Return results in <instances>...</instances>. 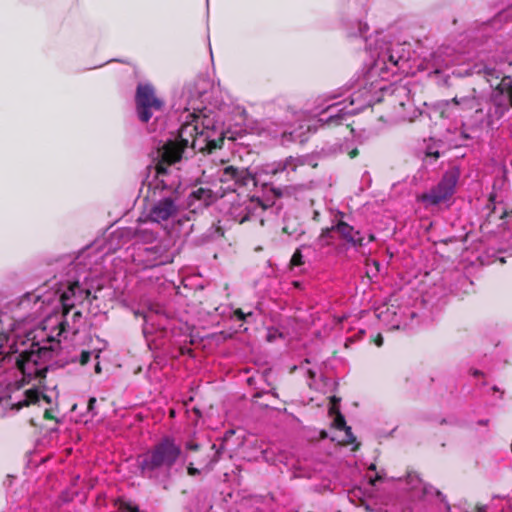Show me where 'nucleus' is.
I'll list each match as a JSON object with an SVG mask.
<instances>
[{"label": "nucleus", "instance_id": "11", "mask_svg": "<svg viewBox=\"0 0 512 512\" xmlns=\"http://www.w3.org/2000/svg\"><path fill=\"white\" fill-rule=\"evenodd\" d=\"M146 260L150 266H159L172 262V256L168 251V245L159 243L154 247L145 249Z\"/></svg>", "mask_w": 512, "mask_h": 512}, {"label": "nucleus", "instance_id": "32", "mask_svg": "<svg viewBox=\"0 0 512 512\" xmlns=\"http://www.w3.org/2000/svg\"><path fill=\"white\" fill-rule=\"evenodd\" d=\"M185 448L186 450L196 451L199 449V445L197 443L190 441L185 444Z\"/></svg>", "mask_w": 512, "mask_h": 512}, {"label": "nucleus", "instance_id": "9", "mask_svg": "<svg viewBox=\"0 0 512 512\" xmlns=\"http://www.w3.org/2000/svg\"><path fill=\"white\" fill-rule=\"evenodd\" d=\"M91 291L87 287L80 285L79 281L69 284L67 290L60 295V302L63 308H73L75 303H82L88 299Z\"/></svg>", "mask_w": 512, "mask_h": 512}, {"label": "nucleus", "instance_id": "35", "mask_svg": "<svg viewBox=\"0 0 512 512\" xmlns=\"http://www.w3.org/2000/svg\"><path fill=\"white\" fill-rule=\"evenodd\" d=\"M381 480V476L380 475H377L376 478L374 480H371V483L372 484H375V481H380Z\"/></svg>", "mask_w": 512, "mask_h": 512}, {"label": "nucleus", "instance_id": "20", "mask_svg": "<svg viewBox=\"0 0 512 512\" xmlns=\"http://www.w3.org/2000/svg\"><path fill=\"white\" fill-rule=\"evenodd\" d=\"M385 56H387L388 61L395 66L398 65L399 61L402 59V56L399 55L398 51H395L394 49L386 52Z\"/></svg>", "mask_w": 512, "mask_h": 512}, {"label": "nucleus", "instance_id": "36", "mask_svg": "<svg viewBox=\"0 0 512 512\" xmlns=\"http://www.w3.org/2000/svg\"><path fill=\"white\" fill-rule=\"evenodd\" d=\"M478 424H480V425H487L488 424V420H480L478 422Z\"/></svg>", "mask_w": 512, "mask_h": 512}, {"label": "nucleus", "instance_id": "4", "mask_svg": "<svg viewBox=\"0 0 512 512\" xmlns=\"http://www.w3.org/2000/svg\"><path fill=\"white\" fill-rule=\"evenodd\" d=\"M160 186L162 190H166V194L152 204L147 215L149 221L158 224L174 219L180 209L176 188L167 185L164 180H158L154 189L157 190Z\"/></svg>", "mask_w": 512, "mask_h": 512}, {"label": "nucleus", "instance_id": "2", "mask_svg": "<svg viewBox=\"0 0 512 512\" xmlns=\"http://www.w3.org/2000/svg\"><path fill=\"white\" fill-rule=\"evenodd\" d=\"M183 456L182 447L171 436H165L137 458V466L142 477L160 484L172 477L174 466Z\"/></svg>", "mask_w": 512, "mask_h": 512}, {"label": "nucleus", "instance_id": "18", "mask_svg": "<svg viewBox=\"0 0 512 512\" xmlns=\"http://www.w3.org/2000/svg\"><path fill=\"white\" fill-rule=\"evenodd\" d=\"M332 230L333 229L331 227V228H326L322 231L321 235L317 239L318 246L324 247V246L330 245V243H331L330 238H331Z\"/></svg>", "mask_w": 512, "mask_h": 512}, {"label": "nucleus", "instance_id": "7", "mask_svg": "<svg viewBox=\"0 0 512 512\" xmlns=\"http://www.w3.org/2000/svg\"><path fill=\"white\" fill-rule=\"evenodd\" d=\"M219 180L227 184V189L235 191L238 187L248 186L255 179L246 168L239 169L234 166H226L219 171Z\"/></svg>", "mask_w": 512, "mask_h": 512}, {"label": "nucleus", "instance_id": "12", "mask_svg": "<svg viewBox=\"0 0 512 512\" xmlns=\"http://www.w3.org/2000/svg\"><path fill=\"white\" fill-rule=\"evenodd\" d=\"M332 229L336 230L340 236L352 246L363 245L364 238L361 236L360 232L355 230L354 227L348 223L340 220L335 226H332Z\"/></svg>", "mask_w": 512, "mask_h": 512}, {"label": "nucleus", "instance_id": "10", "mask_svg": "<svg viewBox=\"0 0 512 512\" xmlns=\"http://www.w3.org/2000/svg\"><path fill=\"white\" fill-rule=\"evenodd\" d=\"M146 224V220L139 219L136 227L123 229L122 236L135 239L136 242L152 243L156 240L157 234L152 229L146 227Z\"/></svg>", "mask_w": 512, "mask_h": 512}, {"label": "nucleus", "instance_id": "33", "mask_svg": "<svg viewBox=\"0 0 512 512\" xmlns=\"http://www.w3.org/2000/svg\"><path fill=\"white\" fill-rule=\"evenodd\" d=\"M95 403H96V399H95L94 397H92V398H90V399H89V402H88V409H89L90 411H92V410H93Z\"/></svg>", "mask_w": 512, "mask_h": 512}, {"label": "nucleus", "instance_id": "34", "mask_svg": "<svg viewBox=\"0 0 512 512\" xmlns=\"http://www.w3.org/2000/svg\"><path fill=\"white\" fill-rule=\"evenodd\" d=\"M376 345L380 347L383 344V338L379 335L375 341Z\"/></svg>", "mask_w": 512, "mask_h": 512}, {"label": "nucleus", "instance_id": "16", "mask_svg": "<svg viewBox=\"0 0 512 512\" xmlns=\"http://www.w3.org/2000/svg\"><path fill=\"white\" fill-rule=\"evenodd\" d=\"M191 196L196 200L203 202L205 205L210 204L214 199L213 192L210 189L204 187H199L194 190Z\"/></svg>", "mask_w": 512, "mask_h": 512}, {"label": "nucleus", "instance_id": "6", "mask_svg": "<svg viewBox=\"0 0 512 512\" xmlns=\"http://www.w3.org/2000/svg\"><path fill=\"white\" fill-rule=\"evenodd\" d=\"M459 176L460 173L456 168L446 171L437 186L422 195V201L429 205H437L447 200L453 195Z\"/></svg>", "mask_w": 512, "mask_h": 512}, {"label": "nucleus", "instance_id": "43", "mask_svg": "<svg viewBox=\"0 0 512 512\" xmlns=\"http://www.w3.org/2000/svg\"><path fill=\"white\" fill-rule=\"evenodd\" d=\"M511 105H512V96H511Z\"/></svg>", "mask_w": 512, "mask_h": 512}, {"label": "nucleus", "instance_id": "30", "mask_svg": "<svg viewBox=\"0 0 512 512\" xmlns=\"http://www.w3.org/2000/svg\"><path fill=\"white\" fill-rule=\"evenodd\" d=\"M187 473L188 475L190 476H196V475H199L200 474V470L193 467V464L192 463H189L188 467H187Z\"/></svg>", "mask_w": 512, "mask_h": 512}, {"label": "nucleus", "instance_id": "14", "mask_svg": "<svg viewBox=\"0 0 512 512\" xmlns=\"http://www.w3.org/2000/svg\"><path fill=\"white\" fill-rule=\"evenodd\" d=\"M304 161L300 158L289 157L283 163H279L278 167L273 170V173L282 172L285 170L295 172L298 167L303 166Z\"/></svg>", "mask_w": 512, "mask_h": 512}, {"label": "nucleus", "instance_id": "19", "mask_svg": "<svg viewBox=\"0 0 512 512\" xmlns=\"http://www.w3.org/2000/svg\"><path fill=\"white\" fill-rule=\"evenodd\" d=\"M407 483L410 485L412 490H418L422 487V480L415 473H409L407 475Z\"/></svg>", "mask_w": 512, "mask_h": 512}, {"label": "nucleus", "instance_id": "5", "mask_svg": "<svg viewBox=\"0 0 512 512\" xmlns=\"http://www.w3.org/2000/svg\"><path fill=\"white\" fill-rule=\"evenodd\" d=\"M135 101L137 114L142 122H148L164 106L163 100L156 96L154 88L149 84L138 85Z\"/></svg>", "mask_w": 512, "mask_h": 512}, {"label": "nucleus", "instance_id": "37", "mask_svg": "<svg viewBox=\"0 0 512 512\" xmlns=\"http://www.w3.org/2000/svg\"><path fill=\"white\" fill-rule=\"evenodd\" d=\"M95 369H96V372H97V373H99V372L101 371V368H100L99 363L96 365V368H95Z\"/></svg>", "mask_w": 512, "mask_h": 512}, {"label": "nucleus", "instance_id": "15", "mask_svg": "<svg viewBox=\"0 0 512 512\" xmlns=\"http://www.w3.org/2000/svg\"><path fill=\"white\" fill-rule=\"evenodd\" d=\"M452 102L456 105H460L465 110H475L476 112L480 111L478 100L474 96L469 97H454Z\"/></svg>", "mask_w": 512, "mask_h": 512}, {"label": "nucleus", "instance_id": "23", "mask_svg": "<svg viewBox=\"0 0 512 512\" xmlns=\"http://www.w3.org/2000/svg\"><path fill=\"white\" fill-rule=\"evenodd\" d=\"M421 490H422L423 495H432V494L440 495L441 494L440 491L436 490L434 487H432L430 485H426L424 483H422Z\"/></svg>", "mask_w": 512, "mask_h": 512}, {"label": "nucleus", "instance_id": "8", "mask_svg": "<svg viewBox=\"0 0 512 512\" xmlns=\"http://www.w3.org/2000/svg\"><path fill=\"white\" fill-rule=\"evenodd\" d=\"M345 102L329 105L322 111L319 121L326 125H339L346 120L347 116L353 115L361 109V107L348 109V105Z\"/></svg>", "mask_w": 512, "mask_h": 512}, {"label": "nucleus", "instance_id": "41", "mask_svg": "<svg viewBox=\"0 0 512 512\" xmlns=\"http://www.w3.org/2000/svg\"><path fill=\"white\" fill-rule=\"evenodd\" d=\"M374 240V236L373 235H370L369 236V241H373Z\"/></svg>", "mask_w": 512, "mask_h": 512}, {"label": "nucleus", "instance_id": "24", "mask_svg": "<svg viewBox=\"0 0 512 512\" xmlns=\"http://www.w3.org/2000/svg\"><path fill=\"white\" fill-rule=\"evenodd\" d=\"M121 508L127 510L128 512H140L138 506L133 505L131 503H127V502L123 503L121 505Z\"/></svg>", "mask_w": 512, "mask_h": 512}, {"label": "nucleus", "instance_id": "25", "mask_svg": "<svg viewBox=\"0 0 512 512\" xmlns=\"http://www.w3.org/2000/svg\"><path fill=\"white\" fill-rule=\"evenodd\" d=\"M90 357H91V352L89 351H82L81 355H80V363L82 365H85L89 362L90 360Z\"/></svg>", "mask_w": 512, "mask_h": 512}, {"label": "nucleus", "instance_id": "17", "mask_svg": "<svg viewBox=\"0 0 512 512\" xmlns=\"http://www.w3.org/2000/svg\"><path fill=\"white\" fill-rule=\"evenodd\" d=\"M39 401V392L36 390H27L24 399L15 404L17 410Z\"/></svg>", "mask_w": 512, "mask_h": 512}, {"label": "nucleus", "instance_id": "28", "mask_svg": "<svg viewBox=\"0 0 512 512\" xmlns=\"http://www.w3.org/2000/svg\"><path fill=\"white\" fill-rule=\"evenodd\" d=\"M234 314L238 317L239 320H245L246 317L252 316V312L245 314L241 309L235 310Z\"/></svg>", "mask_w": 512, "mask_h": 512}, {"label": "nucleus", "instance_id": "26", "mask_svg": "<svg viewBox=\"0 0 512 512\" xmlns=\"http://www.w3.org/2000/svg\"><path fill=\"white\" fill-rule=\"evenodd\" d=\"M220 450H215L213 457L208 461L207 466L212 468V465L215 464L220 458Z\"/></svg>", "mask_w": 512, "mask_h": 512}, {"label": "nucleus", "instance_id": "27", "mask_svg": "<svg viewBox=\"0 0 512 512\" xmlns=\"http://www.w3.org/2000/svg\"><path fill=\"white\" fill-rule=\"evenodd\" d=\"M344 431L346 433L347 443H353L356 440V438L354 437V435L352 433L351 427L347 426L344 429Z\"/></svg>", "mask_w": 512, "mask_h": 512}, {"label": "nucleus", "instance_id": "1", "mask_svg": "<svg viewBox=\"0 0 512 512\" xmlns=\"http://www.w3.org/2000/svg\"><path fill=\"white\" fill-rule=\"evenodd\" d=\"M71 309L63 308V313L59 316L48 317L44 321L43 331L50 329V333L45 338L34 341L29 351L24 356L28 363L36 366L45 365L50 362L58 363L57 357L61 351V338H66L67 334H76L79 331V324L72 323L68 319Z\"/></svg>", "mask_w": 512, "mask_h": 512}, {"label": "nucleus", "instance_id": "39", "mask_svg": "<svg viewBox=\"0 0 512 512\" xmlns=\"http://www.w3.org/2000/svg\"><path fill=\"white\" fill-rule=\"evenodd\" d=\"M433 156H434L435 158H438V157H439V152H435V153H433Z\"/></svg>", "mask_w": 512, "mask_h": 512}, {"label": "nucleus", "instance_id": "29", "mask_svg": "<svg viewBox=\"0 0 512 512\" xmlns=\"http://www.w3.org/2000/svg\"><path fill=\"white\" fill-rule=\"evenodd\" d=\"M288 190H289V188H288V187H285L284 189H281V188H273V189H272L273 193H274L277 197H282V196H284L285 194H288Z\"/></svg>", "mask_w": 512, "mask_h": 512}, {"label": "nucleus", "instance_id": "38", "mask_svg": "<svg viewBox=\"0 0 512 512\" xmlns=\"http://www.w3.org/2000/svg\"><path fill=\"white\" fill-rule=\"evenodd\" d=\"M370 470H375L376 469V466L374 464H371L370 467H369Z\"/></svg>", "mask_w": 512, "mask_h": 512}, {"label": "nucleus", "instance_id": "42", "mask_svg": "<svg viewBox=\"0 0 512 512\" xmlns=\"http://www.w3.org/2000/svg\"><path fill=\"white\" fill-rule=\"evenodd\" d=\"M354 104V100L351 99L350 102H349V105L352 106Z\"/></svg>", "mask_w": 512, "mask_h": 512}, {"label": "nucleus", "instance_id": "13", "mask_svg": "<svg viewBox=\"0 0 512 512\" xmlns=\"http://www.w3.org/2000/svg\"><path fill=\"white\" fill-rule=\"evenodd\" d=\"M268 207H270V204H267V203H264L263 201H261L260 199H254V198H251L248 202V204L246 205L245 209L247 210V215H245L242 219H241V222L245 221V220H248L250 219L254 214H256L258 211H264L266 210Z\"/></svg>", "mask_w": 512, "mask_h": 512}, {"label": "nucleus", "instance_id": "3", "mask_svg": "<svg viewBox=\"0 0 512 512\" xmlns=\"http://www.w3.org/2000/svg\"><path fill=\"white\" fill-rule=\"evenodd\" d=\"M199 121V117H194L193 122L184 123L178 131L177 138L166 141L161 148H158L157 158L159 162L156 165L158 175L166 173V165L179 161L185 148L191 146L196 149L197 135L205 136V140L210 137L208 125L199 132Z\"/></svg>", "mask_w": 512, "mask_h": 512}, {"label": "nucleus", "instance_id": "31", "mask_svg": "<svg viewBox=\"0 0 512 512\" xmlns=\"http://www.w3.org/2000/svg\"><path fill=\"white\" fill-rule=\"evenodd\" d=\"M82 318V313L80 311H75L71 317L72 323L78 324Z\"/></svg>", "mask_w": 512, "mask_h": 512}, {"label": "nucleus", "instance_id": "22", "mask_svg": "<svg viewBox=\"0 0 512 512\" xmlns=\"http://www.w3.org/2000/svg\"><path fill=\"white\" fill-rule=\"evenodd\" d=\"M303 256L301 254V251L298 249L295 251V253L293 254L292 258H291V264L293 266H300L303 264V260H302Z\"/></svg>", "mask_w": 512, "mask_h": 512}, {"label": "nucleus", "instance_id": "40", "mask_svg": "<svg viewBox=\"0 0 512 512\" xmlns=\"http://www.w3.org/2000/svg\"><path fill=\"white\" fill-rule=\"evenodd\" d=\"M308 372H309V374H310V376H311V377H314V376H315V373H314V372H312L311 370H309Z\"/></svg>", "mask_w": 512, "mask_h": 512}, {"label": "nucleus", "instance_id": "21", "mask_svg": "<svg viewBox=\"0 0 512 512\" xmlns=\"http://www.w3.org/2000/svg\"><path fill=\"white\" fill-rule=\"evenodd\" d=\"M334 425L337 429L344 430L347 425L342 414L338 413L334 420Z\"/></svg>", "mask_w": 512, "mask_h": 512}]
</instances>
